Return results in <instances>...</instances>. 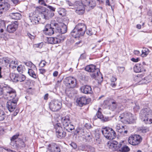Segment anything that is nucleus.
<instances>
[{"label":"nucleus","instance_id":"nucleus-5","mask_svg":"<svg viewBox=\"0 0 152 152\" xmlns=\"http://www.w3.org/2000/svg\"><path fill=\"white\" fill-rule=\"evenodd\" d=\"M64 82L66 88L72 90L76 86L77 80L76 79L72 77H69L64 79Z\"/></svg>","mask_w":152,"mask_h":152},{"label":"nucleus","instance_id":"nucleus-26","mask_svg":"<svg viewBox=\"0 0 152 152\" xmlns=\"http://www.w3.org/2000/svg\"><path fill=\"white\" fill-rule=\"evenodd\" d=\"M97 68H96V66L94 65L91 64L86 66L85 68V70L88 72H92L96 70Z\"/></svg>","mask_w":152,"mask_h":152},{"label":"nucleus","instance_id":"nucleus-35","mask_svg":"<svg viewBox=\"0 0 152 152\" xmlns=\"http://www.w3.org/2000/svg\"><path fill=\"white\" fill-rule=\"evenodd\" d=\"M95 6L96 2L95 1L91 0V2L89 3V5H88L87 7L91 9H93Z\"/></svg>","mask_w":152,"mask_h":152},{"label":"nucleus","instance_id":"nucleus-38","mask_svg":"<svg viewBox=\"0 0 152 152\" xmlns=\"http://www.w3.org/2000/svg\"><path fill=\"white\" fill-rule=\"evenodd\" d=\"M5 27V23L4 20H0V32H3V29Z\"/></svg>","mask_w":152,"mask_h":152},{"label":"nucleus","instance_id":"nucleus-20","mask_svg":"<svg viewBox=\"0 0 152 152\" xmlns=\"http://www.w3.org/2000/svg\"><path fill=\"white\" fill-rule=\"evenodd\" d=\"M81 92L85 94H91L92 92L91 87L88 85L83 86L80 88Z\"/></svg>","mask_w":152,"mask_h":152},{"label":"nucleus","instance_id":"nucleus-51","mask_svg":"<svg viewBox=\"0 0 152 152\" xmlns=\"http://www.w3.org/2000/svg\"><path fill=\"white\" fill-rule=\"evenodd\" d=\"M24 64L27 66H29L30 65H32V66L34 67V68H36L35 65L33 64L31 62H24Z\"/></svg>","mask_w":152,"mask_h":152},{"label":"nucleus","instance_id":"nucleus-44","mask_svg":"<svg viewBox=\"0 0 152 152\" xmlns=\"http://www.w3.org/2000/svg\"><path fill=\"white\" fill-rule=\"evenodd\" d=\"M101 108H99V110L98 111L96 114V115L97 116V117L101 119H103V116L102 114V113L99 111L100 110H101Z\"/></svg>","mask_w":152,"mask_h":152},{"label":"nucleus","instance_id":"nucleus-29","mask_svg":"<svg viewBox=\"0 0 152 152\" xmlns=\"http://www.w3.org/2000/svg\"><path fill=\"white\" fill-rule=\"evenodd\" d=\"M29 18L31 22L33 24L39 22V18L36 15L31 16V14H30Z\"/></svg>","mask_w":152,"mask_h":152},{"label":"nucleus","instance_id":"nucleus-50","mask_svg":"<svg viewBox=\"0 0 152 152\" xmlns=\"http://www.w3.org/2000/svg\"><path fill=\"white\" fill-rule=\"evenodd\" d=\"M120 73H122L125 69V68L124 67L118 66L117 67Z\"/></svg>","mask_w":152,"mask_h":152},{"label":"nucleus","instance_id":"nucleus-41","mask_svg":"<svg viewBox=\"0 0 152 152\" xmlns=\"http://www.w3.org/2000/svg\"><path fill=\"white\" fill-rule=\"evenodd\" d=\"M9 62L8 59L6 57H4L0 58V62L2 64H4L6 65L8 64L9 63Z\"/></svg>","mask_w":152,"mask_h":152},{"label":"nucleus","instance_id":"nucleus-34","mask_svg":"<svg viewBox=\"0 0 152 152\" xmlns=\"http://www.w3.org/2000/svg\"><path fill=\"white\" fill-rule=\"evenodd\" d=\"M139 131L140 132L142 133H145L148 132L149 130L148 128L147 127H140L138 129Z\"/></svg>","mask_w":152,"mask_h":152},{"label":"nucleus","instance_id":"nucleus-22","mask_svg":"<svg viewBox=\"0 0 152 152\" xmlns=\"http://www.w3.org/2000/svg\"><path fill=\"white\" fill-rule=\"evenodd\" d=\"M91 77L93 79L98 80V78L101 76V75L98 68L91 74Z\"/></svg>","mask_w":152,"mask_h":152},{"label":"nucleus","instance_id":"nucleus-53","mask_svg":"<svg viewBox=\"0 0 152 152\" xmlns=\"http://www.w3.org/2000/svg\"><path fill=\"white\" fill-rule=\"evenodd\" d=\"M54 37H50L48 39V41L50 43L53 44Z\"/></svg>","mask_w":152,"mask_h":152},{"label":"nucleus","instance_id":"nucleus-28","mask_svg":"<svg viewBox=\"0 0 152 152\" xmlns=\"http://www.w3.org/2000/svg\"><path fill=\"white\" fill-rule=\"evenodd\" d=\"M75 28L74 29L71 33V34L72 37L75 38H77L80 37V36H81L80 32L77 29H75Z\"/></svg>","mask_w":152,"mask_h":152},{"label":"nucleus","instance_id":"nucleus-2","mask_svg":"<svg viewBox=\"0 0 152 152\" xmlns=\"http://www.w3.org/2000/svg\"><path fill=\"white\" fill-rule=\"evenodd\" d=\"M140 116L142 118V120L146 124L152 123V112L149 108L142 109L140 111Z\"/></svg>","mask_w":152,"mask_h":152},{"label":"nucleus","instance_id":"nucleus-19","mask_svg":"<svg viewBox=\"0 0 152 152\" xmlns=\"http://www.w3.org/2000/svg\"><path fill=\"white\" fill-rule=\"evenodd\" d=\"M48 149L51 152H60V149L58 145L52 143L48 145Z\"/></svg>","mask_w":152,"mask_h":152},{"label":"nucleus","instance_id":"nucleus-32","mask_svg":"<svg viewBox=\"0 0 152 152\" xmlns=\"http://www.w3.org/2000/svg\"><path fill=\"white\" fill-rule=\"evenodd\" d=\"M18 65V62L17 61H12L10 63L9 66L10 68L14 69L16 68Z\"/></svg>","mask_w":152,"mask_h":152},{"label":"nucleus","instance_id":"nucleus-39","mask_svg":"<svg viewBox=\"0 0 152 152\" xmlns=\"http://www.w3.org/2000/svg\"><path fill=\"white\" fill-rule=\"evenodd\" d=\"M58 12L59 14L61 16H64L66 14V10L64 8H59Z\"/></svg>","mask_w":152,"mask_h":152},{"label":"nucleus","instance_id":"nucleus-8","mask_svg":"<svg viewBox=\"0 0 152 152\" xmlns=\"http://www.w3.org/2000/svg\"><path fill=\"white\" fill-rule=\"evenodd\" d=\"M54 28L56 33L63 34L65 33L67 30V27L64 23H55Z\"/></svg>","mask_w":152,"mask_h":152},{"label":"nucleus","instance_id":"nucleus-13","mask_svg":"<svg viewBox=\"0 0 152 152\" xmlns=\"http://www.w3.org/2000/svg\"><path fill=\"white\" fill-rule=\"evenodd\" d=\"M17 100H10L7 101L6 104V107L7 109L10 112L14 110L16 107Z\"/></svg>","mask_w":152,"mask_h":152},{"label":"nucleus","instance_id":"nucleus-40","mask_svg":"<svg viewBox=\"0 0 152 152\" xmlns=\"http://www.w3.org/2000/svg\"><path fill=\"white\" fill-rule=\"evenodd\" d=\"M91 0H81L80 2L81 5L83 6L84 7H87L89 3L91 2Z\"/></svg>","mask_w":152,"mask_h":152},{"label":"nucleus","instance_id":"nucleus-14","mask_svg":"<svg viewBox=\"0 0 152 152\" xmlns=\"http://www.w3.org/2000/svg\"><path fill=\"white\" fill-rule=\"evenodd\" d=\"M19 134H16L14 135L11 139V142L15 141L16 142V144L20 147V148H23L25 147V144L24 142L20 138L18 139Z\"/></svg>","mask_w":152,"mask_h":152},{"label":"nucleus","instance_id":"nucleus-9","mask_svg":"<svg viewBox=\"0 0 152 152\" xmlns=\"http://www.w3.org/2000/svg\"><path fill=\"white\" fill-rule=\"evenodd\" d=\"M75 9V12L79 15H81L83 14L85 12V8L81 5L80 1H76L74 5Z\"/></svg>","mask_w":152,"mask_h":152},{"label":"nucleus","instance_id":"nucleus-59","mask_svg":"<svg viewBox=\"0 0 152 152\" xmlns=\"http://www.w3.org/2000/svg\"><path fill=\"white\" fill-rule=\"evenodd\" d=\"M85 126L87 129H90L91 127V126L90 124L86 123L85 125Z\"/></svg>","mask_w":152,"mask_h":152},{"label":"nucleus","instance_id":"nucleus-64","mask_svg":"<svg viewBox=\"0 0 152 152\" xmlns=\"http://www.w3.org/2000/svg\"><path fill=\"white\" fill-rule=\"evenodd\" d=\"M134 53L136 55H138L140 53V51L137 50H134Z\"/></svg>","mask_w":152,"mask_h":152},{"label":"nucleus","instance_id":"nucleus-56","mask_svg":"<svg viewBox=\"0 0 152 152\" xmlns=\"http://www.w3.org/2000/svg\"><path fill=\"white\" fill-rule=\"evenodd\" d=\"M40 73L44 74L46 72L45 69H39Z\"/></svg>","mask_w":152,"mask_h":152},{"label":"nucleus","instance_id":"nucleus-52","mask_svg":"<svg viewBox=\"0 0 152 152\" xmlns=\"http://www.w3.org/2000/svg\"><path fill=\"white\" fill-rule=\"evenodd\" d=\"M46 62L44 61H42L39 63V65L41 67H44L46 64Z\"/></svg>","mask_w":152,"mask_h":152},{"label":"nucleus","instance_id":"nucleus-58","mask_svg":"<svg viewBox=\"0 0 152 152\" xmlns=\"http://www.w3.org/2000/svg\"><path fill=\"white\" fill-rule=\"evenodd\" d=\"M48 7L50 10V11H51L53 12L55 11V10L56 8L52 6H48Z\"/></svg>","mask_w":152,"mask_h":152},{"label":"nucleus","instance_id":"nucleus-16","mask_svg":"<svg viewBox=\"0 0 152 152\" xmlns=\"http://www.w3.org/2000/svg\"><path fill=\"white\" fill-rule=\"evenodd\" d=\"M18 26V22L16 21H14L7 26V31L9 33H13L16 30Z\"/></svg>","mask_w":152,"mask_h":152},{"label":"nucleus","instance_id":"nucleus-7","mask_svg":"<svg viewBox=\"0 0 152 152\" xmlns=\"http://www.w3.org/2000/svg\"><path fill=\"white\" fill-rule=\"evenodd\" d=\"M142 140L141 136L139 135H134L130 137L128 139L129 143L133 145H136L139 144Z\"/></svg>","mask_w":152,"mask_h":152},{"label":"nucleus","instance_id":"nucleus-48","mask_svg":"<svg viewBox=\"0 0 152 152\" xmlns=\"http://www.w3.org/2000/svg\"><path fill=\"white\" fill-rule=\"evenodd\" d=\"M7 87H4V88L1 87V86L0 85V96L2 95L3 94H4L5 93V90L6 89Z\"/></svg>","mask_w":152,"mask_h":152},{"label":"nucleus","instance_id":"nucleus-61","mask_svg":"<svg viewBox=\"0 0 152 152\" xmlns=\"http://www.w3.org/2000/svg\"><path fill=\"white\" fill-rule=\"evenodd\" d=\"M139 58H132L131 59V60L134 62H137L139 61Z\"/></svg>","mask_w":152,"mask_h":152},{"label":"nucleus","instance_id":"nucleus-21","mask_svg":"<svg viewBox=\"0 0 152 152\" xmlns=\"http://www.w3.org/2000/svg\"><path fill=\"white\" fill-rule=\"evenodd\" d=\"M134 70L136 73H139L145 70L141 64H137L134 67Z\"/></svg>","mask_w":152,"mask_h":152},{"label":"nucleus","instance_id":"nucleus-4","mask_svg":"<svg viewBox=\"0 0 152 152\" xmlns=\"http://www.w3.org/2000/svg\"><path fill=\"white\" fill-rule=\"evenodd\" d=\"M102 132L105 138L109 140H112L116 137L115 132L111 128L105 127L102 128Z\"/></svg>","mask_w":152,"mask_h":152},{"label":"nucleus","instance_id":"nucleus-62","mask_svg":"<svg viewBox=\"0 0 152 152\" xmlns=\"http://www.w3.org/2000/svg\"><path fill=\"white\" fill-rule=\"evenodd\" d=\"M71 146L74 149L77 147V145L74 142H72L71 144Z\"/></svg>","mask_w":152,"mask_h":152},{"label":"nucleus","instance_id":"nucleus-33","mask_svg":"<svg viewBox=\"0 0 152 152\" xmlns=\"http://www.w3.org/2000/svg\"><path fill=\"white\" fill-rule=\"evenodd\" d=\"M142 53L141 54L142 57H146L149 53V50L146 48H144L142 51Z\"/></svg>","mask_w":152,"mask_h":152},{"label":"nucleus","instance_id":"nucleus-47","mask_svg":"<svg viewBox=\"0 0 152 152\" xmlns=\"http://www.w3.org/2000/svg\"><path fill=\"white\" fill-rule=\"evenodd\" d=\"M78 148L79 151H84L85 150L86 147L84 145H81L79 146Z\"/></svg>","mask_w":152,"mask_h":152},{"label":"nucleus","instance_id":"nucleus-49","mask_svg":"<svg viewBox=\"0 0 152 152\" xmlns=\"http://www.w3.org/2000/svg\"><path fill=\"white\" fill-rule=\"evenodd\" d=\"M112 104L110 105V107H112V108L113 110L115 109L116 107V104L115 102L113 101L111 102Z\"/></svg>","mask_w":152,"mask_h":152},{"label":"nucleus","instance_id":"nucleus-6","mask_svg":"<svg viewBox=\"0 0 152 152\" xmlns=\"http://www.w3.org/2000/svg\"><path fill=\"white\" fill-rule=\"evenodd\" d=\"M4 90V95L6 96L5 98L9 100H14L13 99L16 96L15 91L8 87H7L6 89Z\"/></svg>","mask_w":152,"mask_h":152},{"label":"nucleus","instance_id":"nucleus-37","mask_svg":"<svg viewBox=\"0 0 152 152\" xmlns=\"http://www.w3.org/2000/svg\"><path fill=\"white\" fill-rule=\"evenodd\" d=\"M25 79L26 77L24 75L22 74L18 75L17 82L18 81H20V82L23 81Z\"/></svg>","mask_w":152,"mask_h":152},{"label":"nucleus","instance_id":"nucleus-45","mask_svg":"<svg viewBox=\"0 0 152 152\" xmlns=\"http://www.w3.org/2000/svg\"><path fill=\"white\" fill-rule=\"evenodd\" d=\"M86 33L89 35H91L93 34H95L96 33L94 30H93L91 29H89L86 31Z\"/></svg>","mask_w":152,"mask_h":152},{"label":"nucleus","instance_id":"nucleus-36","mask_svg":"<svg viewBox=\"0 0 152 152\" xmlns=\"http://www.w3.org/2000/svg\"><path fill=\"white\" fill-rule=\"evenodd\" d=\"M28 73L29 75L34 78H36L37 76L34 71L31 69H28Z\"/></svg>","mask_w":152,"mask_h":152},{"label":"nucleus","instance_id":"nucleus-54","mask_svg":"<svg viewBox=\"0 0 152 152\" xmlns=\"http://www.w3.org/2000/svg\"><path fill=\"white\" fill-rule=\"evenodd\" d=\"M43 44V42H41L36 45V47L41 48L42 47Z\"/></svg>","mask_w":152,"mask_h":152},{"label":"nucleus","instance_id":"nucleus-24","mask_svg":"<svg viewBox=\"0 0 152 152\" xmlns=\"http://www.w3.org/2000/svg\"><path fill=\"white\" fill-rule=\"evenodd\" d=\"M152 81V75H148L140 80L141 83H148Z\"/></svg>","mask_w":152,"mask_h":152},{"label":"nucleus","instance_id":"nucleus-27","mask_svg":"<svg viewBox=\"0 0 152 152\" xmlns=\"http://www.w3.org/2000/svg\"><path fill=\"white\" fill-rule=\"evenodd\" d=\"M110 145L113 146L114 148H111L113 151L118 150L120 146H121V144H118V142L114 141L111 143Z\"/></svg>","mask_w":152,"mask_h":152},{"label":"nucleus","instance_id":"nucleus-42","mask_svg":"<svg viewBox=\"0 0 152 152\" xmlns=\"http://www.w3.org/2000/svg\"><path fill=\"white\" fill-rule=\"evenodd\" d=\"M6 116V114L2 110H0V121L4 120Z\"/></svg>","mask_w":152,"mask_h":152},{"label":"nucleus","instance_id":"nucleus-57","mask_svg":"<svg viewBox=\"0 0 152 152\" xmlns=\"http://www.w3.org/2000/svg\"><path fill=\"white\" fill-rule=\"evenodd\" d=\"M22 67L21 66H18L17 68V70L19 72H22Z\"/></svg>","mask_w":152,"mask_h":152},{"label":"nucleus","instance_id":"nucleus-63","mask_svg":"<svg viewBox=\"0 0 152 152\" xmlns=\"http://www.w3.org/2000/svg\"><path fill=\"white\" fill-rule=\"evenodd\" d=\"M39 2L41 5H46L45 4L43 0H39Z\"/></svg>","mask_w":152,"mask_h":152},{"label":"nucleus","instance_id":"nucleus-15","mask_svg":"<svg viewBox=\"0 0 152 152\" xmlns=\"http://www.w3.org/2000/svg\"><path fill=\"white\" fill-rule=\"evenodd\" d=\"M44 10V11L41 14L43 18L48 20L54 16V13L53 12L47 9H45Z\"/></svg>","mask_w":152,"mask_h":152},{"label":"nucleus","instance_id":"nucleus-60","mask_svg":"<svg viewBox=\"0 0 152 152\" xmlns=\"http://www.w3.org/2000/svg\"><path fill=\"white\" fill-rule=\"evenodd\" d=\"M134 109L135 111H137L140 109V107L139 105L135 104Z\"/></svg>","mask_w":152,"mask_h":152},{"label":"nucleus","instance_id":"nucleus-18","mask_svg":"<svg viewBox=\"0 0 152 152\" xmlns=\"http://www.w3.org/2000/svg\"><path fill=\"white\" fill-rule=\"evenodd\" d=\"M89 101V99H87L85 96H83L78 98L76 102L80 106L82 107L83 105L88 104Z\"/></svg>","mask_w":152,"mask_h":152},{"label":"nucleus","instance_id":"nucleus-25","mask_svg":"<svg viewBox=\"0 0 152 152\" xmlns=\"http://www.w3.org/2000/svg\"><path fill=\"white\" fill-rule=\"evenodd\" d=\"M10 17L12 19L19 20L20 19L21 16V14L18 12H12L9 15Z\"/></svg>","mask_w":152,"mask_h":152},{"label":"nucleus","instance_id":"nucleus-55","mask_svg":"<svg viewBox=\"0 0 152 152\" xmlns=\"http://www.w3.org/2000/svg\"><path fill=\"white\" fill-rule=\"evenodd\" d=\"M27 35L28 37L31 40L34 39L35 38L34 36L32 35L29 33H28Z\"/></svg>","mask_w":152,"mask_h":152},{"label":"nucleus","instance_id":"nucleus-46","mask_svg":"<svg viewBox=\"0 0 152 152\" xmlns=\"http://www.w3.org/2000/svg\"><path fill=\"white\" fill-rule=\"evenodd\" d=\"M18 77V75L16 74L15 73L12 74V76L11 77V79L13 80L14 81L16 82H17V77Z\"/></svg>","mask_w":152,"mask_h":152},{"label":"nucleus","instance_id":"nucleus-23","mask_svg":"<svg viewBox=\"0 0 152 152\" xmlns=\"http://www.w3.org/2000/svg\"><path fill=\"white\" fill-rule=\"evenodd\" d=\"M61 122L63 126V128L66 127V126H68V125L70 124L69 119V116H66L63 117L61 118Z\"/></svg>","mask_w":152,"mask_h":152},{"label":"nucleus","instance_id":"nucleus-11","mask_svg":"<svg viewBox=\"0 0 152 152\" xmlns=\"http://www.w3.org/2000/svg\"><path fill=\"white\" fill-rule=\"evenodd\" d=\"M61 103L58 101H52L50 103V108L53 111H56L60 109L61 106Z\"/></svg>","mask_w":152,"mask_h":152},{"label":"nucleus","instance_id":"nucleus-30","mask_svg":"<svg viewBox=\"0 0 152 152\" xmlns=\"http://www.w3.org/2000/svg\"><path fill=\"white\" fill-rule=\"evenodd\" d=\"M118 150L122 152H128L130 150L129 147L126 145L122 146L121 144V146H120Z\"/></svg>","mask_w":152,"mask_h":152},{"label":"nucleus","instance_id":"nucleus-31","mask_svg":"<svg viewBox=\"0 0 152 152\" xmlns=\"http://www.w3.org/2000/svg\"><path fill=\"white\" fill-rule=\"evenodd\" d=\"M115 128L118 132L121 133L123 132L124 130L125 129V126H121L120 124H117Z\"/></svg>","mask_w":152,"mask_h":152},{"label":"nucleus","instance_id":"nucleus-17","mask_svg":"<svg viewBox=\"0 0 152 152\" xmlns=\"http://www.w3.org/2000/svg\"><path fill=\"white\" fill-rule=\"evenodd\" d=\"M75 28V29H77L80 33L81 36L84 35L86 29V25L83 23H78Z\"/></svg>","mask_w":152,"mask_h":152},{"label":"nucleus","instance_id":"nucleus-3","mask_svg":"<svg viewBox=\"0 0 152 152\" xmlns=\"http://www.w3.org/2000/svg\"><path fill=\"white\" fill-rule=\"evenodd\" d=\"M118 120L123 123L130 124L133 122L134 119L132 113L126 112L120 115Z\"/></svg>","mask_w":152,"mask_h":152},{"label":"nucleus","instance_id":"nucleus-12","mask_svg":"<svg viewBox=\"0 0 152 152\" xmlns=\"http://www.w3.org/2000/svg\"><path fill=\"white\" fill-rule=\"evenodd\" d=\"M10 7L8 0H0V10L2 11V13L8 10Z\"/></svg>","mask_w":152,"mask_h":152},{"label":"nucleus","instance_id":"nucleus-43","mask_svg":"<svg viewBox=\"0 0 152 152\" xmlns=\"http://www.w3.org/2000/svg\"><path fill=\"white\" fill-rule=\"evenodd\" d=\"M61 36V35H59L57 37H54V44L58 43L61 42V39H60V37Z\"/></svg>","mask_w":152,"mask_h":152},{"label":"nucleus","instance_id":"nucleus-10","mask_svg":"<svg viewBox=\"0 0 152 152\" xmlns=\"http://www.w3.org/2000/svg\"><path fill=\"white\" fill-rule=\"evenodd\" d=\"M55 23L52 26L51 24H47L45 26V28L43 30L44 33L47 35H51L55 33V29L54 28Z\"/></svg>","mask_w":152,"mask_h":152},{"label":"nucleus","instance_id":"nucleus-1","mask_svg":"<svg viewBox=\"0 0 152 152\" xmlns=\"http://www.w3.org/2000/svg\"><path fill=\"white\" fill-rule=\"evenodd\" d=\"M54 127L56 129L57 137L60 138L64 137L66 136V134L64 131V129L69 132H71L74 129V126L70 124H69L68 126L63 128L61 124L59 123L54 125Z\"/></svg>","mask_w":152,"mask_h":152}]
</instances>
